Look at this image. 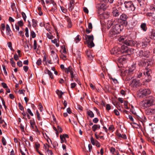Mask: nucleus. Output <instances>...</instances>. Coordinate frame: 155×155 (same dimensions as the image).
<instances>
[{"label": "nucleus", "instance_id": "obj_1", "mask_svg": "<svg viewBox=\"0 0 155 155\" xmlns=\"http://www.w3.org/2000/svg\"><path fill=\"white\" fill-rule=\"evenodd\" d=\"M130 52V50L128 48L124 45L121 46V48L116 47L112 48L111 51L112 54L116 55L120 54L121 53H126L129 54Z\"/></svg>", "mask_w": 155, "mask_h": 155}, {"label": "nucleus", "instance_id": "obj_2", "mask_svg": "<svg viewBox=\"0 0 155 155\" xmlns=\"http://www.w3.org/2000/svg\"><path fill=\"white\" fill-rule=\"evenodd\" d=\"M144 106L146 107H149L155 104V98L152 96L150 97L145 100Z\"/></svg>", "mask_w": 155, "mask_h": 155}, {"label": "nucleus", "instance_id": "obj_3", "mask_svg": "<svg viewBox=\"0 0 155 155\" xmlns=\"http://www.w3.org/2000/svg\"><path fill=\"white\" fill-rule=\"evenodd\" d=\"M125 7L129 11H134L135 7L131 1H126L124 3Z\"/></svg>", "mask_w": 155, "mask_h": 155}, {"label": "nucleus", "instance_id": "obj_4", "mask_svg": "<svg viewBox=\"0 0 155 155\" xmlns=\"http://www.w3.org/2000/svg\"><path fill=\"white\" fill-rule=\"evenodd\" d=\"M85 39L86 40L90 48H92L94 46V44L93 42L94 40L93 35H86Z\"/></svg>", "mask_w": 155, "mask_h": 155}, {"label": "nucleus", "instance_id": "obj_5", "mask_svg": "<svg viewBox=\"0 0 155 155\" xmlns=\"http://www.w3.org/2000/svg\"><path fill=\"white\" fill-rule=\"evenodd\" d=\"M150 52L148 51H140L139 52V56L143 59H145L147 58L149 56Z\"/></svg>", "mask_w": 155, "mask_h": 155}, {"label": "nucleus", "instance_id": "obj_6", "mask_svg": "<svg viewBox=\"0 0 155 155\" xmlns=\"http://www.w3.org/2000/svg\"><path fill=\"white\" fill-rule=\"evenodd\" d=\"M151 72V70H147L146 71H145L144 73V74L145 75L146 78V81L147 82H149L151 80V77L150 75Z\"/></svg>", "mask_w": 155, "mask_h": 155}, {"label": "nucleus", "instance_id": "obj_7", "mask_svg": "<svg viewBox=\"0 0 155 155\" xmlns=\"http://www.w3.org/2000/svg\"><path fill=\"white\" fill-rule=\"evenodd\" d=\"M121 25L120 24L118 23L115 25L114 26H113L111 29L115 31V32L119 33L121 31Z\"/></svg>", "mask_w": 155, "mask_h": 155}, {"label": "nucleus", "instance_id": "obj_8", "mask_svg": "<svg viewBox=\"0 0 155 155\" xmlns=\"http://www.w3.org/2000/svg\"><path fill=\"white\" fill-rule=\"evenodd\" d=\"M150 42L149 39L147 38H145L143 39L141 42V45L143 48L146 47Z\"/></svg>", "mask_w": 155, "mask_h": 155}, {"label": "nucleus", "instance_id": "obj_9", "mask_svg": "<svg viewBox=\"0 0 155 155\" xmlns=\"http://www.w3.org/2000/svg\"><path fill=\"white\" fill-rule=\"evenodd\" d=\"M140 93L143 96H146L150 94L151 91L149 89H141L140 90Z\"/></svg>", "mask_w": 155, "mask_h": 155}, {"label": "nucleus", "instance_id": "obj_10", "mask_svg": "<svg viewBox=\"0 0 155 155\" xmlns=\"http://www.w3.org/2000/svg\"><path fill=\"white\" fill-rule=\"evenodd\" d=\"M132 84L134 87H138L141 85L140 81L136 79H134L132 81Z\"/></svg>", "mask_w": 155, "mask_h": 155}, {"label": "nucleus", "instance_id": "obj_11", "mask_svg": "<svg viewBox=\"0 0 155 155\" xmlns=\"http://www.w3.org/2000/svg\"><path fill=\"white\" fill-rule=\"evenodd\" d=\"M118 34L117 32H115V31L114 30L111 29L110 31L109 36L110 37L113 38L116 37L117 34Z\"/></svg>", "mask_w": 155, "mask_h": 155}, {"label": "nucleus", "instance_id": "obj_12", "mask_svg": "<svg viewBox=\"0 0 155 155\" xmlns=\"http://www.w3.org/2000/svg\"><path fill=\"white\" fill-rule=\"evenodd\" d=\"M124 43L125 45L129 46H132L135 44V42L132 40H126Z\"/></svg>", "mask_w": 155, "mask_h": 155}, {"label": "nucleus", "instance_id": "obj_13", "mask_svg": "<svg viewBox=\"0 0 155 155\" xmlns=\"http://www.w3.org/2000/svg\"><path fill=\"white\" fill-rule=\"evenodd\" d=\"M51 4L52 5L51 8L49 10V11L54 12L57 10V5L56 3L54 2L51 3Z\"/></svg>", "mask_w": 155, "mask_h": 155}, {"label": "nucleus", "instance_id": "obj_14", "mask_svg": "<svg viewBox=\"0 0 155 155\" xmlns=\"http://www.w3.org/2000/svg\"><path fill=\"white\" fill-rule=\"evenodd\" d=\"M6 33L7 35H9L10 36H12V33L10 27L7 24L6 26Z\"/></svg>", "mask_w": 155, "mask_h": 155}, {"label": "nucleus", "instance_id": "obj_15", "mask_svg": "<svg viewBox=\"0 0 155 155\" xmlns=\"http://www.w3.org/2000/svg\"><path fill=\"white\" fill-rule=\"evenodd\" d=\"M110 14L107 12H105L101 15V17L102 18H108Z\"/></svg>", "mask_w": 155, "mask_h": 155}, {"label": "nucleus", "instance_id": "obj_16", "mask_svg": "<svg viewBox=\"0 0 155 155\" xmlns=\"http://www.w3.org/2000/svg\"><path fill=\"white\" fill-rule=\"evenodd\" d=\"M65 72L67 74L70 72V74H72V73L73 72L72 68L71 66H69L67 68H65Z\"/></svg>", "mask_w": 155, "mask_h": 155}, {"label": "nucleus", "instance_id": "obj_17", "mask_svg": "<svg viewBox=\"0 0 155 155\" xmlns=\"http://www.w3.org/2000/svg\"><path fill=\"white\" fill-rule=\"evenodd\" d=\"M112 14L114 16L117 17L119 15L120 12L117 9L114 8L113 10Z\"/></svg>", "mask_w": 155, "mask_h": 155}, {"label": "nucleus", "instance_id": "obj_18", "mask_svg": "<svg viewBox=\"0 0 155 155\" xmlns=\"http://www.w3.org/2000/svg\"><path fill=\"white\" fill-rule=\"evenodd\" d=\"M145 113L147 115H151L153 114V109L149 108L146 110Z\"/></svg>", "mask_w": 155, "mask_h": 155}, {"label": "nucleus", "instance_id": "obj_19", "mask_svg": "<svg viewBox=\"0 0 155 155\" xmlns=\"http://www.w3.org/2000/svg\"><path fill=\"white\" fill-rule=\"evenodd\" d=\"M120 19L123 21H126L128 18L127 15L125 14H122L120 17Z\"/></svg>", "mask_w": 155, "mask_h": 155}, {"label": "nucleus", "instance_id": "obj_20", "mask_svg": "<svg viewBox=\"0 0 155 155\" xmlns=\"http://www.w3.org/2000/svg\"><path fill=\"white\" fill-rule=\"evenodd\" d=\"M100 128V126L99 124H94L92 127V129L93 131L95 132L97 129H99Z\"/></svg>", "mask_w": 155, "mask_h": 155}, {"label": "nucleus", "instance_id": "obj_21", "mask_svg": "<svg viewBox=\"0 0 155 155\" xmlns=\"http://www.w3.org/2000/svg\"><path fill=\"white\" fill-rule=\"evenodd\" d=\"M116 135L119 138H121L124 139L127 138L125 134H121L120 133H119L117 131L116 132Z\"/></svg>", "mask_w": 155, "mask_h": 155}, {"label": "nucleus", "instance_id": "obj_22", "mask_svg": "<svg viewBox=\"0 0 155 155\" xmlns=\"http://www.w3.org/2000/svg\"><path fill=\"white\" fill-rule=\"evenodd\" d=\"M56 92L57 94L58 95L59 98H61L62 97V95L64 94V92H63L61 91L58 90H57V91H56Z\"/></svg>", "mask_w": 155, "mask_h": 155}, {"label": "nucleus", "instance_id": "obj_23", "mask_svg": "<svg viewBox=\"0 0 155 155\" xmlns=\"http://www.w3.org/2000/svg\"><path fill=\"white\" fill-rule=\"evenodd\" d=\"M141 28L143 31H147V28L145 23H142L140 25Z\"/></svg>", "mask_w": 155, "mask_h": 155}, {"label": "nucleus", "instance_id": "obj_24", "mask_svg": "<svg viewBox=\"0 0 155 155\" xmlns=\"http://www.w3.org/2000/svg\"><path fill=\"white\" fill-rule=\"evenodd\" d=\"M150 36V38L151 39H155V30H152Z\"/></svg>", "mask_w": 155, "mask_h": 155}, {"label": "nucleus", "instance_id": "obj_25", "mask_svg": "<svg viewBox=\"0 0 155 155\" xmlns=\"http://www.w3.org/2000/svg\"><path fill=\"white\" fill-rule=\"evenodd\" d=\"M86 54L87 56L88 59L90 60H91L93 58V56L91 55L90 52H89L88 51H86Z\"/></svg>", "mask_w": 155, "mask_h": 155}, {"label": "nucleus", "instance_id": "obj_26", "mask_svg": "<svg viewBox=\"0 0 155 155\" xmlns=\"http://www.w3.org/2000/svg\"><path fill=\"white\" fill-rule=\"evenodd\" d=\"M66 20L67 21V22H68V28H71L72 26V24L71 23V19L67 17L66 18Z\"/></svg>", "mask_w": 155, "mask_h": 155}, {"label": "nucleus", "instance_id": "obj_27", "mask_svg": "<svg viewBox=\"0 0 155 155\" xmlns=\"http://www.w3.org/2000/svg\"><path fill=\"white\" fill-rule=\"evenodd\" d=\"M135 69V64L132 65L130 67L129 69V72H132Z\"/></svg>", "mask_w": 155, "mask_h": 155}, {"label": "nucleus", "instance_id": "obj_28", "mask_svg": "<svg viewBox=\"0 0 155 155\" xmlns=\"http://www.w3.org/2000/svg\"><path fill=\"white\" fill-rule=\"evenodd\" d=\"M51 52L52 54H53L54 55V56H55V59H54V62H58V58L57 54H55L54 51H51Z\"/></svg>", "mask_w": 155, "mask_h": 155}, {"label": "nucleus", "instance_id": "obj_29", "mask_svg": "<svg viewBox=\"0 0 155 155\" xmlns=\"http://www.w3.org/2000/svg\"><path fill=\"white\" fill-rule=\"evenodd\" d=\"M30 124L31 126V127L32 129H34V126L35 124V122L33 119V120H30Z\"/></svg>", "mask_w": 155, "mask_h": 155}, {"label": "nucleus", "instance_id": "obj_30", "mask_svg": "<svg viewBox=\"0 0 155 155\" xmlns=\"http://www.w3.org/2000/svg\"><path fill=\"white\" fill-rule=\"evenodd\" d=\"M81 36L79 35H78L75 38V41L76 43H77L79 41L81 40Z\"/></svg>", "mask_w": 155, "mask_h": 155}, {"label": "nucleus", "instance_id": "obj_31", "mask_svg": "<svg viewBox=\"0 0 155 155\" xmlns=\"http://www.w3.org/2000/svg\"><path fill=\"white\" fill-rule=\"evenodd\" d=\"M88 115L91 117L92 118L94 117V114L92 111H90L87 112Z\"/></svg>", "mask_w": 155, "mask_h": 155}, {"label": "nucleus", "instance_id": "obj_32", "mask_svg": "<svg viewBox=\"0 0 155 155\" xmlns=\"http://www.w3.org/2000/svg\"><path fill=\"white\" fill-rule=\"evenodd\" d=\"M10 62L11 63L12 66L13 67H15V62L13 61V58H12L10 59Z\"/></svg>", "mask_w": 155, "mask_h": 155}, {"label": "nucleus", "instance_id": "obj_33", "mask_svg": "<svg viewBox=\"0 0 155 155\" xmlns=\"http://www.w3.org/2000/svg\"><path fill=\"white\" fill-rule=\"evenodd\" d=\"M74 72L72 73V74H70L71 75V81H73L74 80V79L75 78V77H76L77 76V75L76 74H74Z\"/></svg>", "mask_w": 155, "mask_h": 155}, {"label": "nucleus", "instance_id": "obj_34", "mask_svg": "<svg viewBox=\"0 0 155 155\" xmlns=\"http://www.w3.org/2000/svg\"><path fill=\"white\" fill-rule=\"evenodd\" d=\"M74 5L69 4V10L70 11H72L74 8Z\"/></svg>", "mask_w": 155, "mask_h": 155}, {"label": "nucleus", "instance_id": "obj_35", "mask_svg": "<svg viewBox=\"0 0 155 155\" xmlns=\"http://www.w3.org/2000/svg\"><path fill=\"white\" fill-rule=\"evenodd\" d=\"M36 115H37L38 120H41V117L40 116V114L38 110H37L36 111Z\"/></svg>", "mask_w": 155, "mask_h": 155}, {"label": "nucleus", "instance_id": "obj_36", "mask_svg": "<svg viewBox=\"0 0 155 155\" xmlns=\"http://www.w3.org/2000/svg\"><path fill=\"white\" fill-rule=\"evenodd\" d=\"M61 10L62 12L64 13H65L67 11V10L62 6H60Z\"/></svg>", "mask_w": 155, "mask_h": 155}, {"label": "nucleus", "instance_id": "obj_37", "mask_svg": "<svg viewBox=\"0 0 155 155\" xmlns=\"http://www.w3.org/2000/svg\"><path fill=\"white\" fill-rule=\"evenodd\" d=\"M8 46L10 48L11 50L12 51H14L13 49L12 46V44L11 42H9L8 43Z\"/></svg>", "mask_w": 155, "mask_h": 155}, {"label": "nucleus", "instance_id": "obj_38", "mask_svg": "<svg viewBox=\"0 0 155 155\" xmlns=\"http://www.w3.org/2000/svg\"><path fill=\"white\" fill-rule=\"evenodd\" d=\"M116 150L115 148L113 147H112L110 149V152L112 153V154H114V152Z\"/></svg>", "mask_w": 155, "mask_h": 155}, {"label": "nucleus", "instance_id": "obj_39", "mask_svg": "<svg viewBox=\"0 0 155 155\" xmlns=\"http://www.w3.org/2000/svg\"><path fill=\"white\" fill-rule=\"evenodd\" d=\"M42 61L41 59L39 58L37 61L36 64L37 65L39 66L41 64Z\"/></svg>", "mask_w": 155, "mask_h": 155}, {"label": "nucleus", "instance_id": "obj_40", "mask_svg": "<svg viewBox=\"0 0 155 155\" xmlns=\"http://www.w3.org/2000/svg\"><path fill=\"white\" fill-rule=\"evenodd\" d=\"M32 21L33 23L32 26L34 27H35L37 24V21L33 19H32Z\"/></svg>", "mask_w": 155, "mask_h": 155}, {"label": "nucleus", "instance_id": "obj_41", "mask_svg": "<svg viewBox=\"0 0 155 155\" xmlns=\"http://www.w3.org/2000/svg\"><path fill=\"white\" fill-rule=\"evenodd\" d=\"M18 106L19 109L21 110H24V108L22 105L20 103H18Z\"/></svg>", "mask_w": 155, "mask_h": 155}, {"label": "nucleus", "instance_id": "obj_42", "mask_svg": "<svg viewBox=\"0 0 155 155\" xmlns=\"http://www.w3.org/2000/svg\"><path fill=\"white\" fill-rule=\"evenodd\" d=\"M21 14L22 16V17L23 19H24V20L25 21L26 19V15L25 13L24 12H22L21 13Z\"/></svg>", "mask_w": 155, "mask_h": 155}, {"label": "nucleus", "instance_id": "obj_43", "mask_svg": "<svg viewBox=\"0 0 155 155\" xmlns=\"http://www.w3.org/2000/svg\"><path fill=\"white\" fill-rule=\"evenodd\" d=\"M25 35L26 37H29V35H28V28L26 27L25 28Z\"/></svg>", "mask_w": 155, "mask_h": 155}, {"label": "nucleus", "instance_id": "obj_44", "mask_svg": "<svg viewBox=\"0 0 155 155\" xmlns=\"http://www.w3.org/2000/svg\"><path fill=\"white\" fill-rule=\"evenodd\" d=\"M139 3L140 4V5L142 6L143 5L145 2V0H137Z\"/></svg>", "mask_w": 155, "mask_h": 155}, {"label": "nucleus", "instance_id": "obj_45", "mask_svg": "<svg viewBox=\"0 0 155 155\" xmlns=\"http://www.w3.org/2000/svg\"><path fill=\"white\" fill-rule=\"evenodd\" d=\"M2 141L3 144L4 146H5L6 145V142L4 137H3L2 138Z\"/></svg>", "mask_w": 155, "mask_h": 155}, {"label": "nucleus", "instance_id": "obj_46", "mask_svg": "<svg viewBox=\"0 0 155 155\" xmlns=\"http://www.w3.org/2000/svg\"><path fill=\"white\" fill-rule=\"evenodd\" d=\"M91 143L93 145H95V140H94L93 137H92L91 139Z\"/></svg>", "mask_w": 155, "mask_h": 155}, {"label": "nucleus", "instance_id": "obj_47", "mask_svg": "<svg viewBox=\"0 0 155 155\" xmlns=\"http://www.w3.org/2000/svg\"><path fill=\"white\" fill-rule=\"evenodd\" d=\"M31 35L32 37L33 38H35L36 37V34L33 31H31Z\"/></svg>", "mask_w": 155, "mask_h": 155}, {"label": "nucleus", "instance_id": "obj_48", "mask_svg": "<svg viewBox=\"0 0 155 155\" xmlns=\"http://www.w3.org/2000/svg\"><path fill=\"white\" fill-rule=\"evenodd\" d=\"M27 112L28 113H29L30 115H31L32 116H33V114L31 110L29 108H28L27 109Z\"/></svg>", "mask_w": 155, "mask_h": 155}, {"label": "nucleus", "instance_id": "obj_49", "mask_svg": "<svg viewBox=\"0 0 155 155\" xmlns=\"http://www.w3.org/2000/svg\"><path fill=\"white\" fill-rule=\"evenodd\" d=\"M18 24L20 27L22 26L23 25V22L22 20H20L18 21Z\"/></svg>", "mask_w": 155, "mask_h": 155}, {"label": "nucleus", "instance_id": "obj_50", "mask_svg": "<svg viewBox=\"0 0 155 155\" xmlns=\"http://www.w3.org/2000/svg\"><path fill=\"white\" fill-rule=\"evenodd\" d=\"M39 108L40 111L42 112L43 110V107L41 103L39 104Z\"/></svg>", "mask_w": 155, "mask_h": 155}, {"label": "nucleus", "instance_id": "obj_51", "mask_svg": "<svg viewBox=\"0 0 155 155\" xmlns=\"http://www.w3.org/2000/svg\"><path fill=\"white\" fill-rule=\"evenodd\" d=\"M62 136H63V137L64 138V139L65 140V142L66 143L67 142L66 140L65 139V138H68V134H63Z\"/></svg>", "mask_w": 155, "mask_h": 155}, {"label": "nucleus", "instance_id": "obj_52", "mask_svg": "<svg viewBox=\"0 0 155 155\" xmlns=\"http://www.w3.org/2000/svg\"><path fill=\"white\" fill-rule=\"evenodd\" d=\"M2 68H3V71H4V74H5V75H7V72L6 71L5 66L4 65H3Z\"/></svg>", "mask_w": 155, "mask_h": 155}, {"label": "nucleus", "instance_id": "obj_53", "mask_svg": "<svg viewBox=\"0 0 155 155\" xmlns=\"http://www.w3.org/2000/svg\"><path fill=\"white\" fill-rule=\"evenodd\" d=\"M54 2V0H45V2L47 4H49L51 3V4Z\"/></svg>", "mask_w": 155, "mask_h": 155}, {"label": "nucleus", "instance_id": "obj_54", "mask_svg": "<svg viewBox=\"0 0 155 155\" xmlns=\"http://www.w3.org/2000/svg\"><path fill=\"white\" fill-rule=\"evenodd\" d=\"M111 109V107L109 104H107L106 105V109L107 110H109Z\"/></svg>", "mask_w": 155, "mask_h": 155}, {"label": "nucleus", "instance_id": "obj_55", "mask_svg": "<svg viewBox=\"0 0 155 155\" xmlns=\"http://www.w3.org/2000/svg\"><path fill=\"white\" fill-rule=\"evenodd\" d=\"M34 49H36L37 48V41L36 40H35L34 41Z\"/></svg>", "mask_w": 155, "mask_h": 155}, {"label": "nucleus", "instance_id": "obj_56", "mask_svg": "<svg viewBox=\"0 0 155 155\" xmlns=\"http://www.w3.org/2000/svg\"><path fill=\"white\" fill-rule=\"evenodd\" d=\"M114 112L117 116H119L120 115L119 112L116 109H115L114 110Z\"/></svg>", "mask_w": 155, "mask_h": 155}, {"label": "nucleus", "instance_id": "obj_57", "mask_svg": "<svg viewBox=\"0 0 155 155\" xmlns=\"http://www.w3.org/2000/svg\"><path fill=\"white\" fill-rule=\"evenodd\" d=\"M17 64L19 67H21L22 66V62L21 61H18L17 63Z\"/></svg>", "mask_w": 155, "mask_h": 155}, {"label": "nucleus", "instance_id": "obj_58", "mask_svg": "<svg viewBox=\"0 0 155 155\" xmlns=\"http://www.w3.org/2000/svg\"><path fill=\"white\" fill-rule=\"evenodd\" d=\"M60 137L61 140V143H63L64 142V141H65L64 138L63 137V136H62L61 135H60Z\"/></svg>", "mask_w": 155, "mask_h": 155}, {"label": "nucleus", "instance_id": "obj_59", "mask_svg": "<svg viewBox=\"0 0 155 155\" xmlns=\"http://www.w3.org/2000/svg\"><path fill=\"white\" fill-rule=\"evenodd\" d=\"M28 69V66H25L23 67V69L25 72H27Z\"/></svg>", "mask_w": 155, "mask_h": 155}, {"label": "nucleus", "instance_id": "obj_60", "mask_svg": "<svg viewBox=\"0 0 155 155\" xmlns=\"http://www.w3.org/2000/svg\"><path fill=\"white\" fill-rule=\"evenodd\" d=\"M47 153L48 154H49L50 155H53V153H52V151L51 150H48L47 151Z\"/></svg>", "mask_w": 155, "mask_h": 155}, {"label": "nucleus", "instance_id": "obj_61", "mask_svg": "<svg viewBox=\"0 0 155 155\" xmlns=\"http://www.w3.org/2000/svg\"><path fill=\"white\" fill-rule=\"evenodd\" d=\"M99 121L98 119L97 118H95L93 120V121L95 123H97Z\"/></svg>", "mask_w": 155, "mask_h": 155}, {"label": "nucleus", "instance_id": "obj_62", "mask_svg": "<svg viewBox=\"0 0 155 155\" xmlns=\"http://www.w3.org/2000/svg\"><path fill=\"white\" fill-rule=\"evenodd\" d=\"M77 109L80 111L82 110V108L81 106L79 105H78L77 107Z\"/></svg>", "mask_w": 155, "mask_h": 155}, {"label": "nucleus", "instance_id": "obj_63", "mask_svg": "<svg viewBox=\"0 0 155 155\" xmlns=\"http://www.w3.org/2000/svg\"><path fill=\"white\" fill-rule=\"evenodd\" d=\"M14 58L15 61H17L18 59V56L16 54H15L14 56Z\"/></svg>", "mask_w": 155, "mask_h": 155}, {"label": "nucleus", "instance_id": "obj_64", "mask_svg": "<svg viewBox=\"0 0 155 155\" xmlns=\"http://www.w3.org/2000/svg\"><path fill=\"white\" fill-rule=\"evenodd\" d=\"M20 129H21V131L22 132H24V126L21 124H20Z\"/></svg>", "mask_w": 155, "mask_h": 155}]
</instances>
